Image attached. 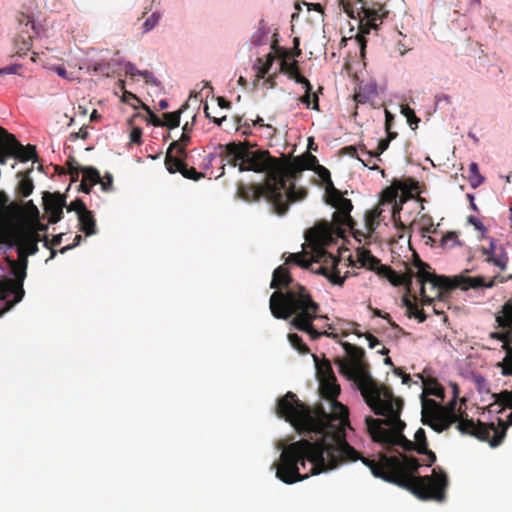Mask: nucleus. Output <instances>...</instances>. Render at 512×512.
Wrapping results in <instances>:
<instances>
[{"label": "nucleus", "instance_id": "obj_45", "mask_svg": "<svg viewBox=\"0 0 512 512\" xmlns=\"http://www.w3.org/2000/svg\"><path fill=\"white\" fill-rule=\"evenodd\" d=\"M381 154L382 153H379V147L377 146L375 151L367 152L368 159L364 160V159L358 158V160L361 161L365 167H368L371 170H380L381 173L384 174V170H381L377 164L370 165L372 158H377L379 161H381V158H380Z\"/></svg>", "mask_w": 512, "mask_h": 512}, {"label": "nucleus", "instance_id": "obj_21", "mask_svg": "<svg viewBox=\"0 0 512 512\" xmlns=\"http://www.w3.org/2000/svg\"><path fill=\"white\" fill-rule=\"evenodd\" d=\"M490 338L501 341L502 349L506 352V356L503 359L502 373L504 375L512 376V330L507 332H491Z\"/></svg>", "mask_w": 512, "mask_h": 512}, {"label": "nucleus", "instance_id": "obj_19", "mask_svg": "<svg viewBox=\"0 0 512 512\" xmlns=\"http://www.w3.org/2000/svg\"><path fill=\"white\" fill-rule=\"evenodd\" d=\"M378 275L386 278L393 286H404L407 290V294H410L412 280L416 277V273L411 269H408L404 274H400L388 265L381 266Z\"/></svg>", "mask_w": 512, "mask_h": 512}, {"label": "nucleus", "instance_id": "obj_25", "mask_svg": "<svg viewBox=\"0 0 512 512\" xmlns=\"http://www.w3.org/2000/svg\"><path fill=\"white\" fill-rule=\"evenodd\" d=\"M32 170L33 167L31 169H28L27 171H20L17 173V177L20 180L17 184L16 191L22 197L30 196L34 190V183L30 177V173Z\"/></svg>", "mask_w": 512, "mask_h": 512}, {"label": "nucleus", "instance_id": "obj_24", "mask_svg": "<svg viewBox=\"0 0 512 512\" xmlns=\"http://www.w3.org/2000/svg\"><path fill=\"white\" fill-rule=\"evenodd\" d=\"M190 142H191L190 135L187 133H182L181 137L178 140L173 141L169 145L166 155L170 154L173 156L187 158L188 154H187L186 148L188 147Z\"/></svg>", "mask_w": 512, "mask_h": 512}, {"label": "nucleus", "instance_id": "obj_10", "mask_svg": "<svg viewBox=\"0 0 512 512\" xmlns=\"http://www.w3.org/2000/svg\"><path fill=\"white\" fill-rule=\"evenodd\" d=\"M457 420L455 401L448 403L446 406H441L433 399H422L421 421L437 433L447 430Z\"/></svg>", "mask_w": 512, "mask_h": 512}, {"label": "nucleus", "instance_id": "obj_13", "mask_svg": "<svg viewBox=\"0 0 512 512\" xmlns=\"http://www.w3.org/2000/svg\"><path fill=\"white\" fill-rule=\"evenodd\" d=\"M339 261L340 259L338 257L327 252L325 249H316L314 262L319 263L320 266L315 270V273L325 276L335 285H343L345 277L340 276V272L337 268Z\"/></svg>", "mask_w": 512, "mask_h": 512}, {"label": "nucleus", "instance_id": "obj_55", "mask_svg": "<svg viewBox=\"0 0 512 512\" xmlns=\"http://www.w3.org/2000/svg\"><path fill=\"white\" fill-rule=\"evenodd\" d=\"M262 184H251L250 186L246 187L245 189H241V197L246 201H259L263 197H258L257 199L254 198L252 189L261 186Z\"/></svg>", "mask_w": 512, "mask_h": 512}, {"label": "nucleus", "instance_id": "obj_38", "mask_svg": "<svg viewBox=\"0 0 512 512\" xmlns=\"http://www.w3.org/2000/svg\"><path fill=\"white\" fill-rule=\"evenodd\" d=\"M469 181L473 188H477L484 182V177L480 174L477 163L472 162L469 165Z\"/></svg>", "mask_w": 512, "mask_h": 512}, {"label": "nucleus", "instance_id": "obj_48", "mask_svg": "<svg viewBox=\"0 0 512 512\" xmlns=\"http://www.w3.org/2000/svg\"><path fill=\"white\" fill-rule=\"evenodd\" d=\"M315 171L321 178V180L326 184V192H328V190L331 189L332 187H335L331 180L330 171L327 168H325L322 165H318Z\"/></svg>", "mask_w": 512, "mask_h": 512}, {"label": "nucleus", "instance_id": "obj_46", "mask_svg": "<svg viewBox=\"0 0 512 512\" xmlns=\"http://www.w3.org/2000/svg\"><path fill=\"white\" fill-rule=\"evenodd\" d=\"M401 113L406 117L407 122L412 127V129L417 128L420 119L416 116L414 110L408 105H403L401 107Z\"/></svg>", "mask_w": 512, "mask_h": 512}, {"label": "nucleus", "instance_id": "obj_17", "mask_svg": "<svg viewBox=\"0 0 512 512\" xmlns=\"http://www.w3.org/2000/svg\"><path fill=\"white\" fill-rule=\"evenodd\" d=\"M187 158H182L179 156L166 155L165 156V167L169 173L175 174L177 172L181 173L183 177L198 181L205 177V174L202 172H198L194 167H188L186 164Z\"/></svg>", "mask_w": 512, "mask_h": 512}, {"label": "nucleus", "instance_id": "obj_51", "mask_svg": "<svg viewBox=\"0 0 512 512\" xmlns=\"http://www.w3.org/2000/svg\"><path fill=\"white\" fill-rule=\"evenodd\" d=\"M254 68L256 69V78L258 80L265 78V76L268 74V72L270 70V67L267 66V64L263 62L262 58L257 59L255 65H254Z\"/></svg>", "mask_w": 512, "mask_h": 512}, {"label": "nucleus", "instance_id": "obj_63", "mask_svg": "<svg viewBox=\"0 0 512 512\" xmlns=\"http://www.w3.org/2000/svg\"><path fill=\"white\" fill-rule=\"evenodd\" d=\"M417 453L423 454L427 457L425 465L428 467L432 466L437 460L436 454L433 451H431L430 449H428V447H426V450H424L423 452H417Z\"/></svg>", "mask_w": 512, "mask_h": 512}, {"label": "nucleus", "instance_id": "obj_26", "mask_svg": "<svg viewBox=\"0 0 512 512\" xmlns=\"http://www.w3.org/2000/svg\"><path fill=\"white\" fill-rule=\"evenodd\" d=\"M79 229L85 236H92L97 233L96 220L93 212L87 210L78 216Z\"/></svg>", "mask_w": 512, "mask_h": 512}, {"label": "nucleus", "instance_id": "obj_44", "mask_svg": "<svg viewBox=\"0 0 512 512\" xmlns=\"http://www.w3.org/2000/svg\"><path fill=\"white\" fill-rule=\"evenodd\" d=\"M63 236L64 233H60L55 235L51 240H49L47 236H44V246L51 250L50 259L56 256L57 251L54 250L53 248L61 244Z\"/></svg>", "mask_w": 512, "mask_h": 512}, {"label": "nucleus", "instance_id": "obj_9", "mask_svg": "<svg viewBox=\"0 0 512 512\" xmlns=\"http://www.w3.org/2000/svg\"><path fill=\"white\" fill-rule=\"evenodd\" d=\"M456 423V428L460 433L488 442L491 447L499 446L506 436L507 426L501 418H498V426H496L494 423L486 424L481 421L476 423L473 419L458 415Z\"/></svg>", "mask_w": 512, "mask_h": 512}, {"label": "nucleus", "instance_id": "obj_64", "mask_svg": "<svg viewBox=\"0 0 512 512\" xmlns=\"http://www.w3.org/2000/svg\"><path fill=\"white\" fill-rule=\"evenodd\" d=\"M142 129L139 127H134L130 133V141L135 144H141L142 140Z\"/></svg>", "mask_w": 512, "mask_h": 512}, {"label": "nucleus", "instance_id": "obj_29", "mask_svg": "<svg viewBox=\"0 0 512 512\" xmlns=\"http://www.w3.org/2000/svg\"><path fill=\"white\" fill-rule=\"evenodd\" d=\"M314 359L316 360V371L319 382L326 380H336V376L334 374V371L329 360L324 359L321 362H319L316 356H314Z\"/></svg>", "mask_w": 512, "mask_h": 512}, {"label": "nucleus", "instance_id": "obj_4", "mask_svg": "<svg viewBox=\"0 0 512 512\" xmlns=\"http://www.w3.org/2000/svg\"><path fill=\"white\" fill-rule=\"evenodd\" d=\"M279 166L273 169L272 174L262 183L261 186L253 188L252 192L254 198L265 197V200L271 204L273 211L282 216L285 214V206L282 203L285 197L284 190L287 180L296 179L297 175L305 170V165L302 164L301 156L290 159L286 155L277 158Z\"/></svg>", "mask_w": 512, "mask_h": 512}, {"label": "nucleus", "instance_id": "obj_18", "mask_svg": "<svg viewBox=\"0 0 512 512\" xmlns=\"http://www.w3.org/2000/svg\"><path fill=\"white\" fill-rule=\"evenodd\" d=\"M44 210L49 216V223L55 224L62 219L63 208L66 206L64 196L59 193H43Z\"/></svg>", "mask_w": 512, "mask_h": 512}, {"label": "nucleus", "instance_id": "obj_34", "mask_svg": "<svg viewBox=\"0 0 512 512\" xmlns=\"http://www.w3.org/2000/svg\"><path fill=\"white\" fill-rule=\"evenodd\" d=\"M8 136H10V133L5 128L0 127V165H5L7 158L12 157Z\"/></svg>", "mask_w": 512, "mask_h": 512}, {"label": "nucleus", "instance_id": "obj_52", "mask_svg": "<svg viewBox=\"0 0 512 512\" xmlns=\"http://www.w3.org/2000/svg\"><path fill=\"white\" fill-rule=\"evenodd\" d=\"M65 207L67 208L68 211L76 212L77 216H79L80 214H83L84 212H86L88 210L85 203L79 198L72 201L68 206H65Z\"/></svg>", "mask_w": 512, "mask_h": 512}, {"label": "nucleus", "instance_id": "obj_11", "mask_svg": "<svg viewBox=\"0 0 512 512\" xmlns=\"http://www.w3.org/2000/svg\"><path fill=\"white\" fill-rule=\"evenodd\" d=\"M360 4V34L356 36V40L360 46L361 54L364 55L366 48L365 34H369L371 29H378L379 24L382 23L383 19L389 14V11L385 9L384 4L380 2H374L372 0H357Z\"/></svg>", "mask_w": 512, "mask_h": 512}, {"label": "nucleus", "instance_id": "obj_6", "mask_svg": "<svg viewBox=\"0 0 512 512\" xmlns=\"http://www.w3.org/2000/svg\"><path fill=\"white\" fill-rule=\"evenodd\" d=\"M256 146V143L249 141L228 143L224 146L225 157L228 163L237 166L240 172L266 173V179L279 163L277 157L271 156L268 150H252Z\"/></svg>", "mask_w": 512, "mask_h": 512}, {"label": "nucleus", "instance_id": "obj_47", "mask_svg": "<svg viewBox=\"0 0 512 512\" xmlns=\"http://www.w3.org/2000/svg\"><path fill=\"white\" fill-rule=\"evenodd\" d=\"M370 310L372 311L373 315L376 316V317H381L385 320H387V322L389 323V325L393 328V329H396L398 330L400 333L404 334L405 331L403 330V328H401L396 322H394L390 316V314L386 313V312H383L382 310L378 309V308H373L371 306H369Z\"/></svg>", "mask_w": 512, "mask_h": 512}, {"label": "nucleus", "instance_id": "obj_36", "mask_svg": "<svg viewBox=\"0 0 512 512\" xmlns=\"http://www.w3.org/2000/svg\"><path fill=\"white\" fill-rule=\"evenodd\" d=\"M187 105H183L179 110L169 113H164L163 126L169 129L177 128L180 125V116Z\"/></svg>", "mask_w": 512, "mask_h": 512}, {"label": "nucleus", "instance_id": "obj_43", "mask_svg": "<svg viewBox=\"0 0 512 512\" xmlns=\"http://www.w3.org/2000/svg\"><path fill=\"white\" fill-rule=\"evenodd\" d=\"M286 263L287 264H296L303 268H308L311 265V262L309 260L305 259V256L303 253H290L288 255V257L286 258Z\"/></svg>", "mask_w": 512, "mask_h": 512}, {"label": "nucleus", "instance_id": "obj_2", "mask_svg": "<svg viewBox=\"0 0 512 512\" xmlns=\"http://www.w3.org/2000/svg\"><path fill=\"white\" fill-rule=\"evenodd\" d=\"M386 395L385 399L370 407L376 415H381L384 419L366 418L371 438L389 451H394V447H400L406 452H417V444L403 434L406 427V423L400 419L403 401L395 398L393 394ZM395 451L398 452L396 449Z\"/></svg>", "mask_w": 512, "mask_h": 512}, {"label": "nucleus", "instance_id": "obj_12", "mask_svg": "<svg viewBox=\"0 0 512 512\" xmlns=\"http://www.w3.org/2000/svg\"><path fill=\"white\" fill-rule=\"evenodd\" d=\"M9 263L15 279L0 283V299L4 300L12 294L15 295V298L13 301L6 303L7 307L0 312V316L8 311L14 304L20 302L25 294L23 282L27 276L28 259H25L24 255H18L17 260H12Z\"/></svg>", "mask_w": 512, "mask_h": 512}, {"label": "nucleus", "instance_id": "obj_60", "mask_svg": "<svg viewBox=\"0 0 512 512\" xmlns=\"http://www.w3.org/2000/svg\"><path fill=\"white\" fill-rule=\"evenodd\" d=\"M400 210L401 208H394L392 210V219H393V222L395 224V227L400 231V232H404L407 227L406 225L401 221L400 219Z\"/></svg>", "mask_w": 512, "mask_h": 512}, {"label": "nucleus", "instance_id": "obj_49", "mask_svg": "<svg viewBox=\"0 0 512 512\" xmlns=\"http://www.w3.org/2000/svg\"><path fill=\"white\" fill-rule=\"evenodd\" d=\"M415 444H417V452H423L428 447L426 433L423 428H419L414 435Z\"/></svg>", "mask_w": 512, "mask_h": 512}, {"label": "nucleus", "instance_id": "obj_8", "mask_svg": "<svg viewBox=\"0 0 512 512\" xmlns=\"http://www.w3.org/2000/svg\"><path fill=\"white\" fill-rule=\"evenodd\" d=\"M423 281L433 282L432 286L437 290V296L442 297L445 290L446 292H450L455 288H460L464 291L469 289H480V288H492L495 286V280L498 276L493 277L490 280H486L483 276H465V275H457L452 278L442 275H430L426 272H421V276Z\"/></svg>", "mask_w": 512, "mask_h": 512}, {"label": "nucleus", "instance_id": "obj_16", "mask_svg": "<svg viewBox=\"0 0 512 512\" xmlns=\"http://www.w3.org/2000/svg\"><path fill=\"white\" fill-rule=\"evenodd\" d=\"M479 251L484 256V262L494 265L501 271L507 269L509 257L506 249L503 245L497 244L494 239H490L489 246L481 247Z\"/></svg>", "mask_w": 512, "mask_h": 512}, {"label": "nucleus", "instance_id": "obj_35", "mask_svg": "<svg viewBox=\"0 0 512 512\" xmlns=\"http://www.w3.org/2000/svg\"><path fill=\"white\" fill-rule=\"evenodd\" d=\"M424 391L428 395L435 396L440 399H444L445 390L443 386L434 378H429L424 381Z\"/></svg>", "mask_w": 512, "mask_h": 512}, {"label": "nucleus", "instance_id": "obj_22", "mask_svg": "<svg viewBox=\"0 0 512 512\" xmlns=\"http://www.w3.org/2000/svg\"><path fill=\"white\" fill-rule=\"evenodd\" d=\"M293 285L300 284L292 279L287 268L279 266L274 270L270 283L271 288L279 289L278 291H289Z\"/></svg>", "mask_w": 512, "mask_h": 512}, {"label": "nucleus", "instance_id": "obj_23", "mask_svg": "<svg viewBox=\"0 0 512 512\" xmlns=\"http://www.w3.org/2000/svg\"><path fill=\"white\" fill-rule=\"evenodd\" d=\"M357 260L362 267L375 271L378 274L379 268L384 266L381 261L375 257L370 250L365 248L357 249Z\"/></svg>", "mask_w": 512, "mask_h": 512}, {"label": "nucleus", "instance_id": "obj_7", "mask_svg": "<svg viewBox=\"0 0 512 512\" xmlns=\"http://www.w3.org/2000/svg\"><path fill=\"white\" fill-rule=\"evenodd\" d=\"M326 201L336 211L332 214V221H323L316 227L319 237L323 241H330L334 236L344 237L346 228L353 229L356 224L350 213L353 204L350 199L343 197L340 190L332 187L326 192Z\"/></svg>", "mask_w": 512, "mask_h": 512}, {"label": "nucleus", "instance_id": "obj_32", "mask_svg": "<svg viewBox=\"0 0 512 512\" xmlns=\"http://www.w3.org/2000/svg\"><path fill=\"white\" fill-rule=\"evenodd\" d=\"M401 191L400 188H398L397 180L393 181L392 185L390 187L385 188L382 191L381 194V203H393V209L401 208L396 202V199L398 197V192Z\"/></svg>", "mask_w": 512, "mask_h": 512}, {"label": "nucleus", "instance_id": "obj_39", "mask_svg": "<svg viewBox=\"0 0 512 512\" xmlns=\"http://www.w3.org/2000/svg\"><path fill=\"white\" fill-rule=\"evenodd\" d=\"M398 188L401 189L403 193L411 194L412 192L420 193L419 191V183L412 178L406 180H397Z\"/></svg>", "mask_w": 512, "mask_h": 512}, {"label": "nucleus", "instance_id": "obj_28", "mask_svg": "<svg viewBox=\"0 0 512 512\" xmlns=\"http://www.w3.org/2000/svg\"><path fill=\"white\" fill-rule=\"evenodd\" d=\"M383 210L377 206L365 213V229L368 234H373L380 224V216Z\"/></svg>", "mask_w": 512, "mask_h": 512}, {"label": "nucleus", "instance_id": "obj_1", "mask_svg": "<svg viewBox=\"0 0 512 512\" xmlns=\"http://www.w3.org/2000/svg\"><path fill=\"white\" fill-rule=\"evenodd\" d=\"M319 389L321 396L330 402L329 413L321 405L310 407L301 402L291 391L277 401V416L300 434L310 436L282 450L279 461L272 465L279 480L293 484L335 469L342 462L360 459L374 477L404 488L420 500L445 501L449 479L442 468H434L431 475L418 476L421 464L414 456L398 452L391 456L380 454L378 460L361 457L346 440L349 410L337 401L341 390L337 379L319 382Z\"/></svg>", "mask_w": 512, "mask_h": 512}, {"label": "nucleus", "instance_id": "obj_15", "mask_svg": "<svg viewBox=\"0 0 512 512\" xmlns=\"http://www.w3.org/2000/svg\"><path fill=\"white\" fill-rule=\"evenodd\" d=\"M13 239L17 245V254L24 255L25 259H28L29 255H34L38 252V242L41 241V238L36 230H18L14 233Z\"/></svg>", "mask_w": 512, "mask_h": 512}, {"label": "nucleus", "instance_id": "obj_53", "mask_svg": "<svg viewBox=\"0 0 512 512\" xmlns=\"http://www.w3.org/2000/svg\"><path fill=\"white\" fill-rule=\"evenodd\" d=\"M277 34H274V39L271 43V49L277 54L281 59L290 58V51L284 47L278 45V40L276 38Z\"/></svg>", "mask_w": 512, "mask_h": 512}, {"label": "nucleus", "instance_id": "obj_57", "mask_svg": "<svg viewBox=\"0 0 512 512\" xmlns=\"http://www.w3.org/2000/svg\"><path fill=\"white\" fill-rule=\"evenodd\" d=\"M101 185V189L104 192H110L113 190V175L111 173H106L104 177H101V182H98Z\"/></svg>", "mask_w": 512, "mask_h": 512}, {"label": "nucleus", "instance_id": "obj_50", "mask_svg": "<svg viewBox=\"0 0 512 512\" xmlns=\"http://www.w3.org/2000/svg\"><path fill=\"white\" fill-rule=\"evenodd\" d=\"M302 164L305 165V170H316L319 165L317 158L309 152H305L301 155Z\"/></svg>", "mask_w": 512, "mask_h": 512}, {"label": "nucleus", "instance_id": "obj_54", "mask_svg": "<svg viewBox=\"0 0 512 512\" xmlns=\"http://www.w3.org/2000/svg\"><path fill=\"white\" fill-rule=\"evenodd\" d=\"M141 108L149 115V123L156 127L163 126V121L160 120V118L151 110L148 105L141 103Z\"/></svg>", "mask_w": 512, "mask_h": 512}, {"label": "nucleus", "instance_id": "obj_62", "mask_svg": "<svg viewBox=\"0 0 512 512\" xmlns=\"http://www.w3.org/2000/svg\"><path fill=\"white\" fill-rule=\"evenodd\" d=\"M353 227H355V225ZM349 230L352 232L355 240L358 241L359 243H361L363 240L369 239L372 236V234H368L367 230L366 232L355 230V228Z\"/></svg>", "mask_w": 512, "mask_h": 512}, {"label": "nucleus", "instance_id": "obj_42", "mask_svg": "<svg viewBox=\"0 0 512 512\" xmlns=\"http://www.w3.org/2000/svg\"><path fill=\"white\" fill-rule=\"evenodd\" d=\"M300 101L307 106V108H312L313 110L319 111V98L316 93L305 92L304 95L300 98Z\"/></svg>", "mask_w": 512, "mask_h": 512}, {"label": "nucleus", "instance_id": "obj_41", "mask_svg": "<svg viewBox=\"0 0 512 512\" xmlns=\"http://www.w3.org/2000/svg\"><path fill=\"white\" fill-rule=\"evenodd\" d=\"M313 321L314 320H309L307 323V326L304 329H298V330L302 331V332H306L312 340H316V339L320 338L321 336H327V337H333V338L336 337V335H334L332 333H328L327 331L321 332V331L316 330L315 327L313 326Z\"/></svg>", "mask_w": 512, "mask_h": 512}, {"label": "nucleus", "instance_id": "obj_27", "mask_svg": "<svg viewBox=\"0 0 512 512\" xmlns=\"http://www.w3.org/2000/svg\"><path fill=\"white\" fill-rule=\"evenodd\" d=\"M495 320L499 327L512 330V301H507L496 314Z\"/></svg>", "mask_w": 512, "mask_h": 512}, {"label": "nucleus", "instance_id": "obj_33", "mask_svg": "<svg viewBox=\"0 0 512 512\" xmlns=\"http://www.w3.org/2000/svg\"><path fill=\"white\" fill-rule=\"evenodd\" d=\"M288 58H283L280 63V70L282 73L286 74L289 79L294 80L298 77H301V73L298 66V61L293 60L292 62L287 61Z\"/></svg>", "mask_w": 512, "mask_h": 512}, {"label": "nucleus", "instance_id": "obj_58", "mask_svg": "<svg viewBox=\"0 0 512 512\" xmlns=\"http://www.w3.org/2000/svg\"><path fill=\"white\" fill-rule=\"evenodd\" d=\"M421 222L423 224L422 226V232L424 233H435V228L433 224L432 217L429 215H422L421 216Z\"/></svg>", "mask_w": 512, "mask_h": 512}, {"label": "nucleus", "instance_id": "obj_5", "mask_svg": "<svg viewBox=\"0 0 512 512\" xmlns=\"http://www.w3.org/2000/svg\"><path fill=\"white\" fill-rule=\"evenodd\" d=\"M343 347L348 360H338L340 372L357 383L370 407L385 399L386 394H393L388 388L378 386L368 374L363 363L365 352L361 347L350 343H344Z\"/></svg>", "mask_w": 512, "mask_h": 512}, {"label": "nucleus", "instance_id": "obj_37", "mask_svg": "<svg viewBox=\"0 0 512 512\" xmlns=\"http://www.w3.org/2000/svg\"><path fill=\"white\" fill-rule=\"evenodd\" d=\"M81 172L83 173L84 181H89L91 185H96L98 182H101V176L99 171L92 166L82 167Z\"/></svg>", "mask_w": 512, "mask_h": 512}, {"label": "nucleus", "instance_id": "obj_59", "mask_svg": "<svg viewBox=\"0 0 512 512\" xmlns=\"http://www.w3.org/2000/svg\"><path fill=\"white\" fill-rule=\"evenodd\" d=\"M159 19H160L159 14L153 13L143 23V32L146 33V32H149L150 30H152L156 26V24L158 23Z\"/></svg>", "mask_w": 512, "mask_h": 512}, {"label": "nucleus", "instance_id": "obj_61", "mask_svg": "<svg viewBox=\"0 0 512 512\" xmlns=\"http://www.w3.org/2000/svg\"><path fill=\"white\" fill-rule=\"evenodd\" d=\"M131 100H134V101H136V102H138L140 104L142 103L140 101V99L135 94H133L130 91L124 90L123 95L121 97V101L123 103H127V104L131 105L134 109H137L138 107L135 104L131 103L130 102Z\"/></svg>", "mask_w": 512, "mask_h": 512}, {"label": "nucleus", "instance_id": "obj_56", "mask_svg": "<svg viewBox=\"0 0 512 512\" xmlns=\"http://www.w3.org/2000/svg\"><path fill=\"white\" fill-rule=\"evenodd\" d=\"M456 244H459V241L458 235L455 232H448L441 239L442 246L449 245L450 247H454Z\"/></svg>", "mask_w": 512, "mask_h": 512}, {"label": "nucleus", "instance_id": "obj_31", "mask_svg": "<svg viewBox=\"0 0 512 512\" xmlns=\"http://www.w3.org/2000/svg\"><path fill=\"white\" fill-rule=\"evenodd\" d=\"M403 304L404 306L407 308V316L409 318H416L418 320L419 323H423L426 321L427 319V315L425 314V312L423 310H420L417 305L410 300L409 296L406 294L404 295L403 299Z\"/></svg>", "mask_w": 512, "mask_h": 512}, {"label": "nucleus", "instance_id": "obj_20", "mask_svg": "<svg viewBox=\"0 0 512 512\" xmlns=\"http://www.w3.org/2000/svg\"><path fill=\"white\" fill-rule=\"evenodd\" d=\"M8 141V144L10 145V153L15 159L21 162L32 160L33 163H35L39 161L36 147L34 145L28 144L27 146H23L11 133L10 136H8Z\"/></svg>", "mask_w": 512, "mask_h": 512}, {"label": "nucleus", "instance_id": "obj_30", "mask_svg": "<svg viewBox=\"0 0 512 512\" xmlns=\"http://www.w3.org/2000/svg\"><path fill=\"white\" fill-rule=\"evenodd\" d=\"M285 197L282 200L283 205L285 206V214L289 209V204L298 200H302L306 197L307 192L303 189L296 190L294 184L286 185L284 190Z\"/></svg>", "mask_w": 512, "mask_h": 512}, {"label": "nucleus", "instance_id": "obj_40", "mask_svg": "<svg viewBox=\"0 0 512 512\" xmlns=\"http://www.w3.org/2000/svg\"><path fill=\"white\" fill-rule=\"evenodd\" d=\"M288 340L291 346L301 354L309 353L308 346L303 342L302 338L296 333L288 334Z\"/></svg>", "mask_w": 512, "mask_h": 512}, {"label": "nucleus", "instance_id": "obj_14", "mask_svg": "<svg viewBox=\"0 0 512 512\" xmlns=\"http://www.w3.org/2000/svg\"><path fill=\"white\" fill-rule=\"evenodd\" d=\"M414 267L417 269L416 272V278L417 281L420 284V294L422 297V304L423 305H430L434 302L435 299L438 300H444L449 292H446L445 290H442L444 292L442 297L437 296V290L433 288L432 283L430 281H423L421 276V272H426L430 275H436L434 272L431 271V266L422 261L417 254H415V260H414Z\"/></svg>", "mask_w": 512, "mask_h": 512}, {"label": "nucleus", "instance_id": "obj_3", "mask_svg": "<svg viewBox=\"0 0 512 512\" xmlns=\"http://www.w3.org/2000/svg\"><path fill=\"white\" fill-rule=\"evenodd\" d=\"M269 308L277 319L287 320L292 317L290 324L296 329H304L309 320L327 319L319 314V304L303 285H293L289 291H274L269 300Z\"/></svg>", "mask_w": 512, "mask_h": 512}]
</instances>
